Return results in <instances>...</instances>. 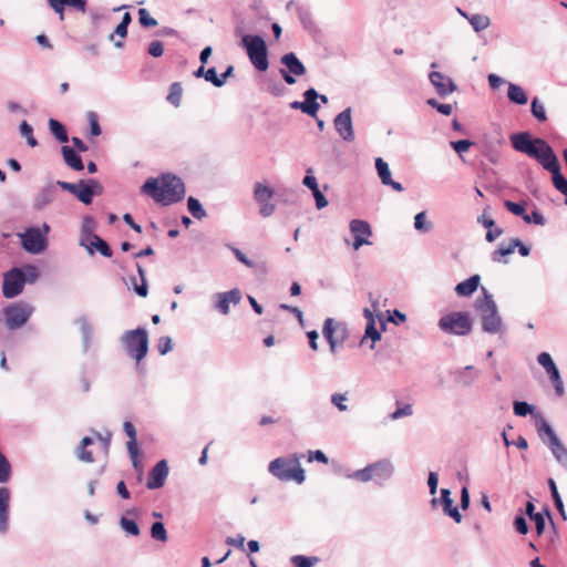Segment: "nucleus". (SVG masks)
Wrapping results in <instances>:
<instances>
[{
	"instance_id": "obj_1",
	"label": "nucleus",
	"mask_w": 567,
	"mask_h": 567,
	"mask_svg": "<svg viewBox=\"0 0 567 567\" xmlns=\"http://www.w3.org/2000/svg\"><path fill=\"white\" fill-rule=\"evenodd\" d=\"M141 192L156 203L168 206L181 202L185 196L184 182L174 174L166 173L159 178L150 177L143 184Z\"/></svg>"
},
{
	"instance_id": "obj_2",
	"label": "nucleus",
	"mask_w": 567,
	"mask_h": 567,
	"mask_svg": "<svg viewBox=\"0 0 567 567\" xmlns=\"http://www.w3.org/2000/svg\"><path fill=\"white\" fill-rule=\"evenodd\" d=\"M482 292L483 297L476 299L474 305L480 316L482 330L488 334L503 333L504 322L493 296L484 287L482 288Z\"/></svg>"
},
{
	"instance_id": "obj_3",
	"label": "nucleus",
	"mask_w": 567,
	"mask_h": 567,
	"mask_svg": "<svg viewBox=\"0 0 567 567\" xmlns=\"http://www.w3.org/2000/svg\"><path fill=\"white\" fill-rule=\"evenodd\" d=\"M269 473L282 482L296 481L301 484L306 480L305 470L300 465V456L277 457L268 465Z\"/></svg>"
},
{
	"instance_id": "obj_4",
	"label": "nucleus",
	"mask_w": 567,
	"mask_h": 567,
	"mask_svg": "<svg viewBox=\"0 0 567 567\" xmlns=\"http://www.w3.org/2000/svg\"><path fill=\"white\" fill-rule=\"evenodd\" d=\"M536 429L538 436L550 450L555 460L567 470V449L560 442L550 424L542 415H538L536 419Z\"/></svg>"
},
{
	"instance_id": "obj_5",
	"label": "nucleus",
	"mask_w": 567,
	"mask_h": 567,
	"mask_svg": "<svg viewBox=\"0 0 567 567\" xmlns=\"http://www.w3.org/2000/svg\"><path fill=\"white\" fill-rule=\"evenodd\" d=\"M50 231L51 227L47 223H43L41 227L25 228L23 233L18 234L22 249L32 255L42 254L48 248Z\"/></svg>"
},
{
	"instance_id": "obj_6",
	"label": "nucleus",
	"mask_w": 567,
	"mask_h": 567,
	"mask_svg": "<svg viewBox=\"0 0 567 567\" xmlns=\"http://www.w3.org/2000/svg\"><path fill=\"white\" fill-rule=\"evenodd\" d=\"M437 327L444 333L465 337L471 333L473 322L467 312L452 311L439 319Z\"/></svg>"
},
{
	"instance_id": "obj_7",
	"label": "nucleus",
	"mask_w": 567,
	"mask_h": 567,
	"mask_svg": "<svg viewBox=\"0 0 567 567\" xmlns=\"http://www.w3.org/2000/svg\"><path fill=\"white\" fill-rule=\"evenodd\" d=\"M127 354L137 362L142 361L148 351V333L145 328L138 327L134 330L125 331L121 337Z\"/></svg>"
},
{
	"instance_id": "obj_8",
	"label": "nucleus",
	"mask_w": 567,
	"mask_h": 567,
	"mask_svg": "<svg viewBox=\"0 0 567 567\" xmlns=\"http://www.w3.org/2000/svg\"><path fill=\"white\" fill-rule=\"evenodd\" d=\"M12 475V467L8 458L0 452V483H8ZM10 491L0 487V534H4L9 527Z\"/></svg>"
},
{
	"instance_id": "obj_9",
	"label": "nucleus",
	"mask_w": 567,
	"mask_h": 567,
	"mask_svg": "<svg viewBox=\"0 0 567 567\" xmlns=\"http://www.w3.org/2000/svg\"><path fill=\"white\" fill-rule=\"evenodd\" d=\"M241 42L251 64L258 71H266L269 66V62L267 45L264 39L260 35L245 34Z\"/></svg>"
},
{
	"instance_id": "obj_10",
	"label": "nucleus",
	"mask_w": 567,
	"mask_h": 567,
	"mask_svg": "<svg viewBox=\"0 0 567 567\" xmlns=\"http://www.w3.org/2000/svg\"><path fill=\"white\" fill-rule=\"evenodd\" d=\"M34 312V307L24 301H17L3 308L4 324L9 330L22 328Z\"/></svg>"
},
{
	"instance_id": "obj_11",
	"label": "nucleus",
	"mask_w": 567,
	"mask_h": 567,
	"mask_svg": "<svg viewBox=\"0 0 567 567\" xmlns=\"http://www.w3.org/2000/svg\"><path fill=\"white\" fill-rule=\"evenodd\" d=\"M322 334L330 347V352L336 354L347 341L349 333L346 323L327 318L323 322Z\"/></svg>"
},
{
	"instance_id": "obj_12",
	"label": "nucleus",
	"mask_w": 567,
	"mask_h": 567,
	"mask_svg": "<svg viewBox=\"0 0 567 567\" xmlns=\"http://www.w3.org/2000/svg\"><path fill=\"white\" fill-rule=\"evenodd\" d=\"M274 189L261 182L254 185L252 196L259 206V215L264 218L270 217L276 212V204L272 202Z\"/></svg>"
},
{
	"instance_id": "obj_13",
	"label": "nucleus",
	"mask_w": 567,
	"mask_h": 567,
	"mask_svg": "<svg viewBox=\"0 0 567 567\" xmlns=\"http://www.w3.org/2000/svg\"><path fill=\"white\" fill-rule=\"evenodd\" d=\"M22 269L13 267L3 274L2 295L7 299H13L22 293L24 288Z\"/></svg>"
},
{
	"instance_id": "obj_14",
	"label": "nucleus",
	"mask_w": 567,
	"mask_h": 567,
	"mask_svg": "<svg viewBox=\"0 0 567 567\" xmlns=\"http://www.w3.org/2000/svg\"><path fill=\"white\" fill-rule=\"evenodd\" d=\"M280 61L285 68L280 69L279 73L289 85L296 83L295 76H301L307 72L306 66L293 52L284 54Z\"/></svg>"
},
{
	"instance_id": "obj_15",
	"label": "nucleus",
	"mask_w": 567,
	"mask_h": 567,
	"mask_svg": "<svg viewBox=\"0 0 567 567\" xmlns=\"http://www.w3.org/2000/svg\"><path fill=\"white\" fill-rule=\"evenodd\" d=\"M333 126L340 138L347 143L355 140L352 122V109L347 107L333 118Z\"/></svg>"
},
{
	"instance_id": "obj_16",
	"label": "nucleus",
	"mask_w": 567,
	"mask_h": 567,
	"mask_svg": "<svg viewBox=\"0 0 567 567\" xmlns=\"http://www.w3.org/2000/svg\"><path fill=\"white\" fill-rule=\"evenodd\" d=\"M536 142L538 143V147L536 150V155H533L532 158L536 159L544 169L549 173L560 167L558 158L550 145L539 137L536 138Z\"/></svg>"
},
{
	"instance_id": "obj_17",
	"label": "nucleus",
	"mask_w": 567,
	"mask_h": 567,
	"mask_svg": "<svg viewBox=\"0 0 567 567\" xmlns=\"http://www.w3.org/2000/svg\"><path fill=\"white\" fill-rule=\"evenodd\" d=\"M537 362L546 370L549 379L551 380L555 392L558 396H563L565 393L564 383L560 378V373L551 357L547 352H542L537 357Z\"/></svg>"
},
{
	"instance_id": "obj_18",
	"label": "nucleus",
	"mask_w": 567,
	"mask_h": 567,
	"mask_svg": "<svg viewBox=\"0 0 567 567\" xmlns=\"http://www.w3.org/2000/svg\"><path fill=\"white\" fill-rule=\"evenodd\" d=\"M351 234L354 237L352 247L358 250L363 245H372L369 238L372 236V229L368 221L362 219H352L349 224Z\"/></svg>"
},
{
	"instance_id": "obj_19",
	"label": "nucleus",
	"mask_w": 567,
	"mask_h": 567,
	"mask_svg": "<svg viewBox=\"0 0 567 567\" xmlns=\"http://www.w3.org/2000/svg\"><path fill=\"white\" fill-rule=\"evenodd\" d=\"M55 185L61 187L63 190L71 193L85 205L92 203L93 193L89 187H86V182L84 181H80L79 183L58 181Z\"/></svg>"
},
{
	"instance_id": "obj_20",
	"label": "nucleus",
	"mask_w": 567,
	"mask_h": 567,
	"mask_svg": "<svg viewBox=\"0 0 567 567\" xmlns=\"http://www.w3.org/2000/svg\"><path fill=\"white\" fill-rule=\"evenodd\" d=\"M511 142L514 150L517 152L524 153L529 157L536 155L538 143L536 142V138H532V135L528 132L513 134L511 136Z\"/></svg>"
},
{
	"instance_id": "obj_21",
	"label": "nucleus",
	"mask_w": 567,
	"mask_h": 567,
	"mask_svg": "<svg viewBox=\"0 0 567 567\" xmlns=\"http://www.w3.org/2000/svg\"><path fill=\"white\" fill-rule=\"evenodd\" d=\"M216 303L215 309L223 315H228L230 311V305H238L241 300V292L235 288L229 291L218 292L215 295Z\"/></svg>"
},
{
	"instance_id": "obj_22",
	"label": "nucleus",
	"mask_w": 567,
	"mask_h": 567,
	"mask_svg": "<svg viewBox=\"0 0 567 567\" xmlns=\"http://www.w3.org/2000/svg\"><path fill=\"white\" fill-rule=\"evenodd\" d=\"M429 79L436 93L442 97L450 95L457 89L454 81L441 72L432 71Z\"/></svg>"
},
{
	"instance_id": "obj_23",
	"label": "nucleus",
	"mask_w": 567,
	"mask_h": 567,
	"mask_svg": "<svg viewBox=\"0 0 567 567\" xmlns=\"http://www.w3.org/2000/svg\"><path fill=\"white\" fill-rule=\"evenodd\" d=\"M168 476V465L165 460H162L155 464L150 471L146 486L148 489L161 488Z\"/></svg>"
},
{
	"instance_id": "obj_24",
	"label": "nucleus",
	"mask_w": 567,
	"mask_h": 567,
	"mask_svg": "<svg viewBox=\"0 0 567 567\" xmlns=\"http://www.w3.org/2000/svg\"><path fill=\"white\" fill-rule=\"evenodd\" d=\"M373 481L378 484L390 480L394 473V465L388 458L379 460L372 463Z\"/></svg>"
},
{
	"instance_id": "obj_25",
	"label": "nucleus",
	"mask_w": 567,
	"mask_h": 567,
	"mask_svg": "<svg viewBox=\"0 0 567 567\" xmlns=\"http://www.w3.org/2000/svg\"><path fill=\"white\" fill-rule=\"evenodd\" d=\"M56 195L55 185L50 183L42 187L34 197L33 208L35 210H42L48 205L54 202Z\"/></svg>"
},
{
	"instance_id": "obj_26",
	"label": "nucleus",
	"mask_w": 567,
	"mask_h": 567,
	"mask_svg": "<svg viewBox=\"0 0 567 567\" xmlns=\"http://www.w3.org/2000/svg\"><path fill=\"white\" fill-rule=\"evenodd\" d=\"M440 504L443 507V513L446 516H450L454 519L455 523L462 522V514L460 513L458 508L453 505V499L451 498V492L447 488L441 489V497H440Z\"/></svg>"
},
{
	"instance_id": "obj_27",
	"label": "nucleus",
	"mask_w": 567,
	"mask_h": 567,
	"mask_svg": "<svg viewBox=\"0 0 567 567\" xmlns=\"http://www.w3.org/2000/svg\"><path fill=\"white\" fill-rule=\"evenodd\" d=\"M303 113L315 117L320 110V104L318 103L319 93L310 87L303 92Z\"/></svg>"
},
{
	"instance_id": "obj_28",
	"label": "nucleus",
	"mask_w": 567,
	"mask_h": 567,
	"mask_svg": "<svg viewBox=\"0 0 567 567\" xmlns=\"http://www.w3.org/2000/svg\"><path fill=\"white\" fill-rule=\"evenodd\" d=\"M76 323L79 326V329H80V332L82 336L83 351L87 352L89 349L91 348V343H92L93 327L85 316L78 318Z\"/></svg>"
},
{
	"instance_id": "obj_29",
	"label": "nucleus",
	"mask_w": 567,
	"mask_h": 567,
	"mask_svg": "<svg viewBox=\"0 0 567 567\" xmlns=\"http://www.w3.org/2000/svg\"><path fill=\"white\" fill-rule=\"evenodd\" d=\"M481 277L478 275H473L468 279L457 284L454 288V291L457 296L468 297L473 295L480 286Z\"/></svg>"
},
{
	"instance_id": "obj_30",
	"label": "nucleus",
	"mask_w": 567,
	"mask_h": 567,
	"mask_svg": "<svg viewBox=\"0 0 567 567\" xmlns=\"http://www.w3.org/2000/svg\"><path fill=\"white\" fill-rule=\"evenodd\" d=\"M61 152L63 159L69 167L73 168L74 171H82L84 168L81 156L78 155L72 147L62 146Z\"/></svg>"
},
{
	"instance_id": "obj_31",
	"label": "nucleus",
	"mask_w": 567,
	"mask_h": 567,
	"mask_svg": "<svg viewBox=\"0 0 567 567\" xmlns=\"http://www.w3.org/2000/svg\"><path fill=\"white\" fill-rule=\"evenodd\" d=\"M513 252L514 250L511 239L507 245H505L504 243L499 244V246L492 252V260L494 262L506 265L508 264V259L506 257L512 255Z\"/></svg>"
},
{
	"instance_id": "obj_32",
	"label": "nucleus",
	"mask_w": 567,
	"mask_h": 567,
	"mask_svg": "<svg viewBox=\"0 0 567 567\" xmlns=\"http://www.w3.org/2000/svg\"><path fill=\"white\" fill-rule=\"evenodd\" d=\"M507 96L511 102L518 105H525L528 101L527 94L523 87L514 83L508 84Z\"/></svg>"
},
{
	"instance_id": "obj_33",
	"label": "nucleus",
	"mask_w": 567,
	"mask_h": 567,
	"mask_svg": "<svg viewBox=\"0 0 567 567\" xmlns=\"http://www.w3.org/2000/svg\"><path fill=\"white\" fill-rule=\"evenodd\" d=\"M49 128L51 134L61 143H66L69 141V136L66 130L62 123L54 118L49 120Z\"/></svg>"
},
{
	"instance_id": "obj_34",
	"label": "nucleus",
	"mask_w": 567,
	"mask_h": 567,
	"mask_svg": "<svg viewBox=\"0 0 567 567\" xmlns=\"http://www.w3.org/2000/svg\"><path fill=\"white\" fill-rule=\"evenodd\" d=\"M372 473L373 472H372V463H371L361 470H357V471L352 472L351 474H348L347 477L350 480H355L361 483H367L369 481H373Z\"/></svg>"
},
{
	"instance_id": "obj_35",
	"label": "nucleus",
	"mask_w": 567,
	"mask_h": 567,
	"mask_svg": "<svg viewBox=\"0 0 567 567\" xmlns=\"http://www.w3.org/2000/svg\"><path fill=\"white\" fill-rule=\"evenodd\" d=\"M187 208H188L189 213L192 214V216L196 219L200 220L204 217H206V210L204 209L200 202L195 197H192V196L188 197Z\"/></svg>"
},
{
	"instance_id": "obj_36",
	"label": "nucleus",
	"mask_w": 567,
	"mask_h": 567,
	"mask_svg": "<svg viewBox=\"0 0 567 567\" xmlns=\"http://www.w3.org/2000/svg\"><path fill=\"white\" fill-rule=\"evenodd\" d=\"M182 94H183V87L179 82H174L169 86V93L167 95V101L174 105L175 107H178L182 102Z\"/></svg>"
},
{
	"instance_id": "obj_37",
	"label": "nucleus",
	"mask_w": 567,
	"mask_h": 567,
	"mask_svg": "<svg viewBox=\"0 0 567 567\" xmlns=\"http://www.w3.org/2000/svg\"><path fill=\"white\" fill-rule=\"evenodd\" d=\"M375 168H377L378 175L381 179V183L383 185L389 184L390 179H392V177H391V172H390L388 163L384 162L381 157H377L375 158Z\"/></svg>"
},
{
	"instance_id": "obj_38",
	"label": "nucleus",
	"mask_w": 567,
	"mask_h": 567,
	"mask_svg": "<svg viewBox=\"0 0 567 567\" xmlns=\"http://www.w3.org/2000/svg\"><path fill=\"white\" fill-rule=\"evenodd\" d=\"M414 228L415 230L426 234L432 230L433 225L426 220V213L421 212L417 213L414 217Z\"/></svg>"
},
{
	"instance_id": "obj_39",
	"label": "nucleus",
	"mask_w": 567,
	"mask_h": 567,
	"mask_svg": "<svg viewBox=\"0 0 567 567\" xmlns=\"http://www.w3.org/2000/svg\"><path fill=\"white\" fill-rule=\"evenodd\" d=\"M92 439L89 436H85L82 439L80 446L78 447V457L79 460L83 462L91 463L93 462V455L90 451H86L85 447L92 444Z\"/></svg>"
},
{
	"instance_id": "obj_40",
	"label": "nucleus",
	"mask_w": 567,
	"mask_h": 567,
	"mask_svg": "<svg viewBox=\"0 0 567 567\" xmlns=\"http://www.w3.org/2000/svg\"><path fill=\"white\" fill-rule=\"evenodd\" d=\"M367 338L372 340V344L370 347L371 349H373L374 348V343L381 339V333L375 328L374 319H371V320L368 321L367 327H365V331H364V337L361 340V343H363Z\"/></svg>"
},
{
	"instance_id": "obj_41",
	"label": "nucleus",
	"mask_w": 567,
	"mask_h": 567,
	"mask_svg": "<svg viewBox=\"0 0 567 567\" xmlns=\"http://www.w3.org/2000/svg\"><path fill=\"white\" fill-rule=\"evenodd\" d=\"M120 526L121 528L127 534V535H131V536H138L141 530H140V527L137 525V523L133 519H128L127 517L125 516H122L121 519H120Z\"/></svg>"
},
{
	"instance_id": "obj_42",
	"label": "nucleus",
	"mask_w": 567,
	"mask_h": 567,
	"mask_svg": "<svg viewBox=\"0 0 567 567\" xmlns=\"http://www.w3.org/2000/svg\"><path fill=\"white\" fill-rule=\"evenodd\" d=\"M319 561L318 557L295 555L291 557V563L295 567H312Z\"/></svg>"
},
{
	"instance_id": "obj_43",
	"label": "nucleus",
	"mask_w": 567,
	"mask_h": 567,
	"mask_svg": "<svg viewBox=\"0 0 567 567\" xmlns=\"http://www.w3.org/2000/svg\"><path fill=\"white\" fill-rule=\"evenodd\" d=\"M468 22L476 32L483 31L488 28L489 19L486 16L473 14L468 18Z\"/></svg>"
},
{
	"instance_id": "obj_44",
	"label": "nucleus",
	"mask_w": 567,
	"mask_h": 567,
	"mask_svg": "<svg viewBox=\"0 0 567 567\" xmlns=\"http://www.w3.org/2000/svg\"><path fill=\"white\" fill-rule=\"evenodd\" d=\"M19 128H20V134L27 140L28 145L30 147H35L38 145V142L33 136L32 126L27 121H23L20 124Z\"/></svg>"
},
{
	"instance_id": "obj_45",
	"label": "nucleus",
	"mask_w": 567,
	"mask_h": 567,
	"mask_svg": "<svg viewBox=\"0 0 567 567\" xmlns=\"http://www.w3.org/2000/svg\"><path fill=\"white\" fill-rule=\"evenodd\" d=\"M136 268H137V272L141 277V280H142V284L140 286L135 285L134 284V290L135 292L141 296V297H146L147 296V292H148V289H147V282H146V276H145V270L144 268L140 265V264H136ZM135 278H133V281L135 282Z\"/></svg>"
},
{
	"instance_id": "obj_46",
	"label": "nucleus",
	"mask_w": 567,
	"mask_h": 567,
	"mask_svg": "<svg viewBox=\"0 0 567 567\" xmlns=\"http://www.w3.org/2000/svg\"><path fill=\"white\" fill-rule=\"evenodd\" d=\"M151 536L155 540L165 543L167 540V532L162 522H155L151 526Z\"/></svg>"
},
{
	"instance_id": "obj_47",
	"label": "nucleus",
	"mask_w": 567,
	"mask_h": 567,
	"mask_svg": "<svg viewBox=\"0 0 567 567\" xmlns=\"http://www.w3.org/2000/svg\"><path fill=\"white\" fill-rule=\"evenodd\" d=\"M22 269V277L24 278V285L33 284L38 280L40 277V271L37 266L34 265H27Z\"/></svg>"
},
{
	"instance_id": "obj_48",
	"label": "nucleus",
	"mask_w": 567,
	"mask_h": 567,
	"mask_svg": "<svg viewBox=\"0 0 567 567\" xmlns=\"http://www.w3.org/2000/svg\"><path fill=\"white\" fill-rule=\"evenodd\" d=\"M331 404L338 409L339 412H347L349 406L347 404V393H333L330 398Z\"/></svg>"
},
{
	"instance_id": "obj_49",
	"label": "nucleus",
	"mask_w": 567,
	"mask_h": 567,
	"mask_svg": "<svg viewBox=\"0 0 567 567\" xmlns=\"http://www.w3.org/2000/svg\"><path fill=\"white\" fill-rule=\"evenodd\" d=\"M551 179L555 188L558 192L567 190V178L561 174L560 167L556 168L555 171L550 172Z\"/></svg>"
},
{
	"instance_id": "obj_50",
	"label": "nucleus",
	"mask_w": 567,
	"mask_h": 567,
	"mask_svg": "<svg viewBox=\"0 0 567 567\" xmlns=\"http://www.w3.org/2000/svg\"><path fill=\"white\" fill-rule=\"evenodd\" d=\"M530 106L534 117H536L539 122H545L547 120L545 106L539 102L537 97L533 99Z\"/></svg>"
},
{
	"instance_id": "obj_51",
	"label": "nucleus",
	"mask_w": 567,
	"mask_h": 567,
	"mask_svg": "<svg viewBox=\"0 0 567 567\" xmlns=\"http://www.w3.org/2000/svg\"><path fill=\"white\" fill-rule=\"evenodd\" d=\"M413 414V408L411 404H404L402 406H398L394 412H392L389 417L392 421H396L399 419L411 416Z\"/></svg>"
},
{
	"instance_id": "obj_52",
	"label": "nucleus",
	"mask_w": 567,
	"mask_h": 567,
	"mask_svg": "<svg viewBox=\"0 0 567 567\" xmlns=\"http://www.w3.org/2000/svg\"><path fill=\"white\" fill-rule=\"evenodd\" d=\"M523 219L527 224L533 223L539 226H544L546 223L544 215L538 209H534L530 214H525V216H523Z\"/></svg>"
},
{
	"instance_id": "obj_53",
	"label": "nucleus",
	"mask_w": 567,
	"mask_h": 567,
	"mask_svg": "<svg viewBox=\"0 0 567 567\" xmlns=\"http://www.w3.org/2000/svg\"><path fill=\"white\" fill-rule=\"evenodd\" d=\"M93 250H97L104 257L112 256V250H111L110 246L100 236L94 237Z\"/></svg>"
},
{
	"instance_id": "obj_54",
	"label": "nucleus",
	"mask_w": 567,
	"mask_h": 567,
	"mask_svg": "<svg viewBox=\"0 0 567 567\" xmlns=\"http://www.w3.org/2000/svg\"><path fill=\"white\" fill-rule=\"evenodd\" d=\"M534 406L528 404L525 401H516L514 402V413L517 416H526L529 413H533Z\"/></svg>"
},
{
	"instance_id": "obj_55",
	"label": "nucleus",
	"mask_w": 567,
	"mask_h": 567,
	"mask_svg": "<svg viewBox=\"0 0 567 567\" xmlns=\"http://www.w3.org/2000/svg\"><path fill=\"white\" fill-rule=\"evenodd\" d=\"M138 17L140 23L143 27L152 28L157 25V20L151 17L150 12L145 8L138 10Z\"/></svg>"
},
{
	"instance_id": "obj_56",
	"label": "nucleus",
	"mask_w": 567,
	"mask_h": 567,
	"mask_svg": "<svg viewBox=\"0 0 567 567\" xmlns=\"http://www.w3.org/2000/svg\"><path fill=\"white\" fill-rule=\"evenodd\" d=\"M95 220L91 216H85L82 220L81 234H86L89 236L95 235Z\"/></svg>"
},
{
	"instance_id": "obj_57",
	"label": "nucleus",
	"mask_w": 567,
	"mask_h": 567,
	"mask_svg": "<svg viewBox=\"0 0 567 567\" xmlns=\"http://www.w3.org/2000/svg\"><path fill=\"white\" fill-rule=\"evenodd\" d=\"M504 205L515 216H520L522 218L525 216V206L523 204L505 200Z\"/></svg>"
},
{
	"instance_id": "obj_58",
	"label": "nucleus",
	"mask_w": 567,
	"mask_h": 567,
	"mask_svg": "<svg viewBox=\"0 0 567 567\" xmlns=\"http://www.w3.org/2000/svg\"><path fill=\"white\" fill-rule=\"evenodd\" d=\"M56 4H63L64 7H72L78 9L81 12H85L86 10V1L85 0H55Z\"/></svg>"
},
{
	"instance_id": "obj_59",
	"label": "nucleus",
	"mask_w": 567,
	"mask_h": 567,
	"mask_svg": "<svg viewBox=\"0 0 567 567\" xmlns=\"http://www.w3.org/2000/svg\"><path fill=\"white\" fill-rule=\"evenodd\" d=\"M302 184L310 190L318 188L317 178L315 177L313 169L311 167L306 171V176L303 177Z\"/></svg>"
},
{
	"instance_id": "obj_60",
	"label": "nucleus",
	"mask_w": 567,
	"mask_h": 567,
	"mask_svg": "<svg viewBox=\"0 0 567 567\" xmlns=\"http://www.w3.org/2000/svg\"><path fill=\"white\" fill-rule=\"evenodd\" d=\"M173 348L172 339L169 337H161L157 343L159 354L165 355Z\"/></svg>"
},
{
	"instance_id": "obj_61",
	"label": "nucleus",
	"mask_w": 567,
	"mask_h": 567,
	"mask_svg": "<svg viewBox=\"0 0 567 567\" xmlns=\"http://www.w3.org/2000/svg\"><path fill=\"white\" fill-rule=\"evenodd\" d=\"M94 237H99V236L97 235L89 236L86 234H81V236H80V245L82 247H84L90 255L94 254V250H93Z\"/></svg>"
},
{
	"instance_id": "obj_62",
	"label": "nucleus",
	"mask_w": 567,
	"mask_h": 567,
	"mask_svg": "<svg viewBox=\"0 0 567 567\" xmlns=\"http://www.w3.org/2000/svg\"><path fill=\"white\" fill-rule=\"evenodd\" d=\"M514 527L517 533L525 535L528 533V524L526 518L520 514L517 515L514 519Z\"/></svg>"
},
{
	"instance_id": "obj_63",
	"label": "nucleus",
	"mask_w": 567,
	"mask_h": 567,
	"mask_svg": "<svg viewBox=\"0 0 567 567\" xmlns=\"http://www.w3.org/2000/svg\"><path fill=\"white\" fill-rule=\"evenodd\" d=\"M473 145V143L468 140H458L455 142H451V146L454 148V151L458 154H462Z\"/></svg>"
},
{
	"instance_id": "obj_64",
	"label": "nucleus",
	"mask_w": 567,
	"mask_h": 567,
	"mask_svg": "<svg viewBox=\"0 0 567 567\" xmlns=\"http://www.w3.org/2000/svg\"><path fill=\"white\" fill-rule=\"evenodd\" d=\"M148 53L154 58H159L164 53V45L161 41H152L148 45Z\"/></svg>"
}]
</instances>
